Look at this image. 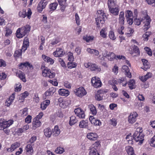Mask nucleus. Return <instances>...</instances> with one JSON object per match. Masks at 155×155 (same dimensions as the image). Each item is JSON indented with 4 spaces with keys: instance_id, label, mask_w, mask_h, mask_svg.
Returning <instances> with one entry per match:
<instances>
[{
    "instance_id": "obj_7",
    "label": "nucleus",
    "mask_w": 155,
    "mask_h": 155,
    "mask_svg": "<svg viewBox=\"0 0 155 155\" xmlns=\"http://www.w3.org/2000/svg\"><path fill=\"white\" fill-rule=\"evenodd\" d=\"M100 145V143L99 141H96L93 144L90 148L89 155H100L97 150L98 147Z\"/></svg>"
},
{
    "instance_id": "obj_53",
    "label": "nucleus",
    "mask_w": 155,
    "mask_h": 155,
    "mask_svg": "<svg viewBox=\"0 0 155 155\" xmlns=\"http://www.w3.org/2000/svg\"><path fill=\"white\" fill-rule=\"evenodd\" d=\"M133 12L130 10H127L125 12V16L126 18H133Z\"/></svg>"
},
{
    "instance_id": "obj_8",
    "label": "nucleus",
    "mask_w": 155,
    "mask_h": 155,
    "mask_svg": "<svg viewBox=\"0 0 155 155\" xmlns=\"http://www.w3.org/2000/svg\"><path fill=\"white\" fill-rule=\"evenodd\" d=\"M84 65L86 68H89L91 71L99 72L101 70V68L95 64L88 62L84 63Z\"/></svg>"
},
{
    "instance_id": "obj_20",
    "label": "nucleus",
    "mask_w": 155,
    "mask_h": 155,
    "mask_svg": "<svg viewBox=\"0 0 155 155\" xmlns=\"http://www.w3.org/2000/svg\"><path fill=\"white\" fill-rule=\"evenodd\" d=\"M65 54V52L61 48H58L53 52V54L55 57H61Z\"/></svg>"
},
{
    "instance_id": "obj_61",
    "label": "nucleus",
    "mask_w": 155,
    "mask_h": 155,
    "mask_svg": "<svg viewBox=\"0 0 155 155\" xmlns=\"http://www.w3.org/2000/svg\"><path fill=\"white\" fill-rule=\"evenodd\" d=\"M37 138L36 136L34 135L29 139V142L30 143V144L32 145L36 140Z\"/></svg>"
},
{
    "instance_id": "obj_34",
    "label": "nucleus",
    "mask_w": 155,
    "mask_h": 155,
    "mask_svg": "<svg viewBox=\"0 0 155 155\" xmlns=\"http://www.w3.org/2000/svg\"><path fill=\"white\" fill-rule=\"evenodd\" d=\"M50 103L49 100H47L42 102L41 104L40 108L42 110H45Z\"/></svg>"
},
{
    "instance_id": "obj_30",
    "label": "nucleus",
    "mask_w": 155,
    "mask_h": 155,
    "mask_svg": "<svg viewBox=\"0 0 155 155\" xmlns=\"http://www.w3.org/2000/svg\"><path fill=\"white\" fill-rule=\"evenodd\" d=\"M58 1L61 6V11L62 12L64 11L68 5L66 3L67 0H58Z\"/></svg>"
},
{
    "instance_id": "obj_45",
    "label": "nucleus",
    "mask_w": 155,
    "mask_h": 155,
    "mask_svg": "<svg viewBox=\"0 0 155 155\" xmlns=\"http://www.w3.org/2000/svg\"><path fill=\"white\" fill-rule=\"evenodd\" d=\"M118 81L119 83L120 84H122L123 82H124V83H123V84H122V85L124 87H125L127 84V81L125 78H121L118 80Z\"/></svg>"
},
{
    "instance_id": "obj_2",
    "label": "nucleus",
    "mask_w": 155,
    "mask_h": 155,
    "mask_svg": "<svg viewBox=\"0 0 155 155\" xmlns=\"http://www.w3.org/2000/svg\"><path fill=\"white\" fill-rule=\"evenodd\" d=\"M97 17L96 18V22L97 27L100 28L105 22L107 17L105 13L102 10H99L97 12Z\"/></svg>"
},
{
    "instance_id": "obj_47",
    "label": "nucleus",
    "mask_w": 155,
    "mask_h": 155,
    "mask_svg": "<svg viewBox=\"0 0 155 155\" xmlns=\"http://www.w3.org/2000/svg\"><path fill=\"white\" fill-rule=\"evenodd\" d=\"M133 51L131 52V54H133L134 53H135L137 54H139L140 53V50L138 47L135 45H134L133 46Z\"/></svg>"
},
{
    "instance_id": "obj_4",
    "label": "nucleus",
    "mask_w": 155,
    "mask_h": 155,
    "mask_svg": "<svg viewBox=\"0 0 155 155\" xmlns=\"http://www.w3.org/2000/svg\"><path fill=\"white\" fill-rule=\"evenodd\" d=\"M142 129L141 127H139L137 129L134 134L133 138L137 142H139L140 144L143 143L144 140V135L142 133Z\"/></svg>"
},
{
    "instance_id": "obj_16",
    "label": "nucleus",
    "mask_w": 155,
    "mask_h": 155,
    "mask_svg": "<svg viewBox=\"0 0 155 155\" xmlns=\"http://www.w3.org/2000/svg\"><path fill=\"white\" fill-rule=\"evenodd\" d=\"M58 5V2H55L49 4L48 6V12L49 14H51L57 8Z\"/></svg>"
},
{
    "instance_id": "obj_50",
    "label": "nucleus",
    "mask_w": 155,
    "mask_h": 155,
    "mask_svg": "<svg viewBox=\"0 0 155 155\" xmlns=\"http://www.w3.org/2000/svg\"><path fill=\"white\" fill-rule=\"evenodd\" d=\"M108 36L110 39L113 41L115 40L116 39L114 33L113 31H109Z\"/></svg>"
},
{
    "instance_id": "obj_35",
    "label": "nucleus",
    "mask_w": 155,
    "mask_h": 155,
    "mask_svg": "<svg viewBox=\"0 0 155 155\" xmlns=\"http://www.w3.org/2000/svg\"><path fill=\"white\" fill-rule=\"evenodd\" d=\"M87 137L91 140H95L97 137V135L95 133H90L87 134Z\"/></svg>"
},
{
    "instance_id": "obj_26",
    "label": "nucleus",
    "mask_w": 155,
    "mask_h": 155,
    "mask_svg": "<svg viewBox=\"0 0 155 155\" xmlns=\"http://www.w3.org/2000/svg\"><path fill=\"white\" fill-rule=\"evenodd\" d=\"M15 93H13L9 97V98H8L5 102V106L7 107H8L12 104L13 100L15 97Z\"/></svg>"
},
{
    "instance_id": "obj_42",
    "label": "nucleus",
    "mask_w": 155,
    "mask_h": 155,
    "mask_svg": "<svg viewBox=\"0 0 155 155\" xmlns=\"http://www.w3.org/2000/svg\"><path fill=\"white\" fill-rule=\"evenodd\" d=\"M79 126L81 128H87L88 126V121L84 120L81 121L80 122Z\"/></svg>"
},
{
    "instance_id": "obj_33",
    "label": "nucleus",
    "mask_w": 155,
    "mask_h": 155,
    "mask_svg": "<svg viewBox=\"0 0 155 155\" xmlns=\"http://www.w3.org/2000/svg\"><path fill=\"white\" fill-rule=\"evenodd\" d=\"M22 51L23 50L22 48L15 50L14 54V56L15 58L17 59L19 58H22Z\"/></svg>"
},
{
    "instance_id": "obj_15",
    "label": "nucleus",
    "mask_w": 155,
    "mask_h": 155,
    "mask_svg": "<svg viewBox=\"0 0 155 155\" xmlns=\"http://www.w3.org/2000/svg\"><path fill=\"white\" fill-rule=\"evenodd\" d=\"M137 115V114L136 112L131 113L128 117V121L129 123L131 124L134 123L136 121Z\"/></svg>"
},
{
    "instance_id": "obj_29",
    "label": "nucleus",
    "mask_w": 155,
    "mask_h": 155,
    "mask_svg": "<svg viewBox=\"0 0 155 155\" xmlns=\"http://www.w3.org/2000/svg\"><path fill=\"white\" fill-rule=\"evenodd\" d=\"M58 93L59 95L65 97L68 96L70 94V92L68 90L64 89H59L58 91Z\"/></svg>"
},
{
    "instance_id": "obj_14",
    "label": "nucleus",
    "mask_w": 155,
    "mask_h": 155,
    "mask_svg": "<svg viewBox=\"0 0 155 155\" xmlns=\"http://www.w3.org/2000/svg\"><path fill=\"white\" fill-rule=\"evenodd\" d=\"M58 102L60 106L63 108L66 107L68 105V100L64 99L62 97H60L59 98Z\"/></svg>"
},
{
    "instance_id": "obj_31",
    "label": "nucleus",
    "mask_w": 155,
    "mask_h": 155,
    "mask_svg": "<svg viewBox=\"0 0 155 155\" xmlns=\"http://www.w3.org/2000/svg\"><path fill=\"white\" fill-rule=\"evenodd\" d=\"M26 153L28 155H32L33 153V147L31 144H28L25 147Z\"/></svg>"
},
{
    "instance_id": "obj_12",
    "label": "nucleus",
    "mask_w": 155,
    "mask_h": 155,
    "mask_svg": "<svg viewBox=\"0 0 155 155\" xmlns=\"http://www.w3.org/2000/svg\"><path fill=\"white\" fill-rule=\"evenodd\" d=\"M104 57L107 58L109 61H113L116 58V55L113 52L106 51L104 55Z\"/></svg>"
},
{
    "instance_id": "obj_18",
    "label": "nucleus",
    "mask_w": 155,
    "mask_h": 155,
    "mask_svg": "<svg viewBox=\"0 0 155 155\" xmlns=\"http://www.w3.org/2000/svg\"><path fill=\"white\" fill-rule=\"evenodd\" d=\"M115 5V3L112 4L110 6V5H108L109 11L110 12L114 15H117L119 14V8L117 7H116L115 8H113Z\"/></svg>"
},
{
    "instance_id": "obj_58",
    "label": "nucleus",
    "mask_w": 155,
    "mask_h": 155,
    "mask_svg": "<svg viewBox=\"0 0 155 155\" xmlns=\"http://www.w3.org/2000/svg\"><path fill=\"white\" fill-rule=\"evenodd\" d=\"M21 84L19 83L16 85V87L15 88V92H18L20 91L21 89Z\"/></svg>"
},
{
    "instance_id": "obj_13",
    "label": "nucleus",
    "mask_w": 155,
    "mask_h": 155,
    "mask_svg": "<svg viewBox=\"0 0 155 155\" xmlns=\"http://www.w3.org/2000/svg\"><path fill=\"white\" fill-rule=\"evenodd\" d=\"M74 112L76 115L79 118H84L85 117V113L83 110L79 107L75 109L74 110Z\"/></svg>"
},
{
    "instance_id": "obj_62",
    "label": "nucleus",
    "mask_w": 155,
    "mask_h": 155,
    "mask_svg": "<svg viewBox=\"0 0 155 155\" xmlns=\"http://www.w3.org/2000/svg\"><path fill=\"white\" fill-rule=\"evenodd\" d=\"M6 32L5 34V36L6 37H8L9 36H10L12 33V31L11 29L7 27L6 28Z\"/></svg>"
},
{
    "instance_id": "obj_64",
    "label": "nucleus",
    "mask_w": 155,
    "mask_h": 155,
    "mask_svg": "<svg viewBox=\"0 0 155 155\" xmlns=\"http://www.w3.org/2000/svg\"><path fill=\"white\" fill-rule=\"evenodd\" d=\"M24 131L22 128L21 127L18 128L15 131V133L18 135H21Z\"/></svg>"
},
{
    "instance_id": "obj_44",
    "label": "nucleus",
    "mask_w": 155,
    "mask_h": 155,
    "mask_svg": "<svg viewBox=\"0 0 155 155\" xmlns=\"http://www.w3.org/2000/svg\"><path fill=\"white\" fill-rule=\"evenodd\" d=\"M107 29L105 28H103L100 31V35L103 38H106L107 37V33L106 32Z\"/></svg>"
},
{
    "instance_id": "obj_22",
    "label": "nucleus",
    "mask_w": 155,
    "mask_h": 155,
    "mask_svg": "<svg viewBox=\"0 0 155 155\" xmlns=\"http://www.w3.org/2000/svg\"><path fill=\"white\" fill-rule=\"evenodd\" d=\"M20 145V143L18 142L14 143L11 145L10 148H7V150L8 152H12L16 148L19 147Z\"/></svg>"
},
{
    "instance_id": "obj_60",
    "label": "nucleus",
    "mask_w": 155,
    "mask_h": 155,
    "mask_svg": "<svg viewBox=\"0 0 155 155\" xmlns=\"http://www.w3.org/2000/svg\"><path fill=\"white\" fill-rule=\"evenodd\" d=\"M75 16L76 23L77 25H79L80 24L79 17L77 13H76L75 14Z\"/></svg>"
},
{
    "instance_id": "obj_25",
    "label": "nucleus",
    "mask_w": 155,
    "mask_h": 155,
    "mask_svg": "<svg viewBox=\"0 0 155 155\" xmlns=\"http://www.w3.org/2000/svg\"><path fill=\"white\" fill-rule=\"evenodd\" d=\"M89 120L92 124L95 126H100L101 124V123L100 120L95 118L93 116H90Z\"/></svg>"
},
{
    "instance_id": "obj_19",
    "label": "nucleus",
    "mask_w": 155,
    "mask_h": 155,
    "mask_svg": "<svg viewBox=\"0 0 155 155\" xmlns=\"http://www.w3.org/2000/svg\"><path fill=\"white\" fill-rule=\"evenodd\" d=\"M56 91V89L54 87H51L49 88L44 94L45 96L44 97V98L46 99L47 97L52 95Z\"/></svg>"
},
{
    "instance_id": "obj_11",
    "label": "nucleus",
    "mask_w": 155,
    "mask_h": 155,
    "mask_svg": "<svg viewBox=\"0 0 155 155\" xmlns=\"http://www.w3.org/2000/svg\"><path fill=\"white\" fill-rule=\"evenodd\" d=\"M76 95L80 97H82L87 94V92L83 87H80L74 91Z\"/></svg>"
},
{
    "instance_id": "obj_6",
    "label": "nucleus",
    "mask_w": 155,
    "mask_h": 155,
    "mask_svg": "<svg viewBox=\"0 0 155 155\" xmlns=\"http://www.w3.org/2000/svg\"><path fill=\"white\" fill-rule=\"evenodd\" d=\"M32 12L31 9L28 8L26 13V10L25 9H23L21 11H19L18 13V15L19 18H25L26 16L30 19L31 18Z\"/></svg>"
},
{
    "instance_id": "obj_38",
    "label": "nucleus",
    "mask_w": 155,
    "mask_h": 155,
    "mask_svg": "<svg viewBox=\"0 0 155 155\" xmlns=\"http://www.w3.org/2000/svg\"><path fill=\"white\" fill-rule=\"evenodd\" d=\"M44 132L45 135L46 137H51L52 133V130L49 127L45 128L44 130Z\"/></svg>"
},
{
    "instance_id": "obj_40",
    "label": "nucleus",
    "mask_w": 155,
    "mask_h": 155,
    "mask_svg": "<svg viewBox=\"0 0 155 155\" xmlns=\"http://www.w3.org/2000/svg\"><path fill=\"white\" fill-rule=\"evenodd\" d=\"M142 61L143 65V69L145 71H146L147 69L150 68L149 63L147 60L145 59H142Z\"/></svg>"
},
{
    "instance_id": "obj_24",
    "label": "nucleus",
    "mask_w": 155,
    "mask_h": 155,
    "mask_svg": "<svg viewBox=\"0 0 155 155\" xmlns=\"http://www.w3.org/2000/svg\"><path fill=\"white\" fill-rule=\"evenodd\" d=\"M41 124V122L36 118H34L33 119L32 126L34 129L40 127Z\"/></svg>"
},
{
    "instance_id": "obj_49",
    "label": "nucleus",
    "mask_w": 155,
    "mask_h": 155,
    "mask_svg": "<svg viewBox=\"0 0 155 155\" xmlns=\"http://www.w3.org/2000/svg\"><path fill=\"white\" fill-rule=\"evenodd\" d=\"M127 152L129 155H136L134 154V149L131 147L129 146L127 148Z\"/></svg>"
},
{
    "instance_id": "obj_56",
    "label": "nucleus",
    "mask_w": 155,
    "mask_h": 155,
    "mask_svg": "<svg viewBox=\"0 0 155 155\" xmlns=\"http://www.w3.org/2000/svg\"><path fill=\"white\" fill-rule=\"evenodd\" d=\"M144 49L146 51L147 54L150 56H151L152 55V53L151 50V49L147 47H146L144 48Z\"/></svg>"
},
{
    "instance_id": "obj_52",
    "label": "nucleus",
    "mask_w": 155,
    "mask_h": 155,
    "mask_svg": "<svg viewBox=\"0 0 155 155\" xmlns=\"http://www.w3.org/2000/svg\"><path fill=\"white\" fill-rule=\"evenodd\" d=\"M77 65V64L75 62H73L72 61L68 62L67 64V66L68 68L71 69L75 68Z\"/></svg>"
},
{
    "instance_id": "obj_5",
    "label": "nucleus",
    "mask_w": 155,
    "mask_h": 155,
    "mask_svg": "<svg viewBox=\"0 0 155 155\" xmlns=\"http://www.w3.org/2000/svg\"><path fill=\"white\" fill-rule=\"evenodd\" d=\"M41 69H42V75L44 77H48L51 78L54 77L55 75V73L45 65H42Z\"/></svg>"
},
{
    "instance_id": "obj_55",
    "label": "nucleus",
    "mask_w": 155,
    "mask_h": 155,
    "mask_svg": "<svg viewBox=\"0 0 155 155\" xmlns=\"http://www.w3.org/2000/svg\"><path fill=\"white\" fill-rule=\"evenodd\" d=\"M29 95V93L27 91H25L20 94V97L21 98V99L24 100Z\"/></svg>"
},
{
    "instance_id": "obj_27",
    "label": "nucleus",
    "mask_w": 155,
    "mask_h": 155,
    "mask_svg": "<svg viewBox=\"0 0 155 155\" xmlns=\"http://www.w3.org/2000/svg\"><path fill=\"white\" fill-rule=\"evenodd\" d=\"M41 58L45 62L50 64H53L54 62V59L48 56H46L45 54H42Z\"/></svg>"
},
{
    "instance_id": "obj_23",
    "label": "nucleus",
    "mask_w": 155,
    "mask_h": 155,
    "mask_svg": "<svg viewBox=\"0 0 155 155\" xmlns=\"http://www.w3.org/2000/svg\"><path fill=\"white\" fill-rule=\"evenodd\" d=\"M29 45V42L28 38L27 37H25L23 41L22 46L21 47L23 51L25 52L28 47Z\"/></svg>"
},
{
    "instance_id": "obj_28",
    "label": "nucleus",
    "mask_w": 155,
    "mask_h": 155,
    "mask_svg": "<svg viewBox=\"0 0 155 155\" xmlns=\"http://www.w3.org/2000/svg\"><path fill=\"white\" fill-rule=\"evenodd\" d=\"M106 92H107L105 91H104L103 90L98 91L97 94L95 95L96 99L98 101L102 100L103 99L102 94Z\"/></svg>"
},
{
    "instance_id": "obj_17",
    "label": "nucleus",
    "mask_w": 155,
    "mask_h": 155,
    "mask_svg": "<svg viewBox=\"0 0 155 155\" xmlns=\"http://www.w3.org/2000/svg\"><path fill=\"white\" fill-rule=\"evenodd\" d=\"M18 67L19 69L21 70H23L28 67H29L30 69H32L33 68V66L28 61L20 63L18 65Z\"/></svg>"
},
{
    "instance_id": "obj_48",
    "label": "nucleus",
    "mask_w": 155,
    "mask_h": 155,
    "mask_svg": "<svg viewBox=\"0 0 155 155\" xmlns=\"http://www.w3.org/2000/svg\"><path fill=\"white\" fill-rule=\"evenodd\" d=\"M151 34V32H146L143 35L142 38H143V40L144 41H147L148 40L149 37Z\"/></svg>"
},
{
    "instance_id": "obj_1",
    "label": "nucleus",
    "mask_w": 155,
    "mask_h": 155,
    "mask_svg": "<svg viewBox=\"0 0 155 155\" xmlns=\"http://www.w3.org/2000/svg\"><path fill=\"white\" fill-rule=\"evenodd\" d=\"M143 18L142 19L135 18L134 23L137 25H139L140 24L141 22L143 21L144 24L143 26V30L144 31H147L150 27V23L151 20L147 12V11L142 12Z\"/></svg>"
},
{
    "instance_id": "obj_57",
    "label": "nucleus",
    "mask_w": 155,
    "mask_h": 155,
    "mask_svg": "<svg viewBox=\"0 0 155 155\" xmlns=\"http://www.w3.org/2000/svg\"><path fill=\"white\" fill-rule=\"evenodd\" d=\"M108 83L110 85H116L119 84L118 80L117 81L114 79L109 81Z\"/></svg>"
},
{
    "instance_id": "obj_10",
    "label": "nucleus",
    "mask_w": 155,
    "mask_h": 155,
    "mask_svg": "<svg viewBox=\"0 0 155 155\" xmlns=\"http://www.w3.org/2000/svg\"><path fill=\"white\" fill-rule=\"evenodd\" d=\"M92 85L95 88L100 87L102 83L99 78H96L95 77H93L91 80Z\"/></svg>"
},
{
    "instance_id": "obj_21",
    "label": "nucleus",
    "mask_w": 155,
    "mask_h": 155,
    "mask_svg": "<svg viewBox=\"0 0 155 155\" xmlns=\"http://www.w3.org/2000/svg\"><path fill=\"white\" fill-rule=\"evenodd\" d=\"M122 71L124 73V74L129 78L132 77L131 73L130 72V70L128 66L124 65L122 66Z\"/></svg>"
},
{
    "instance_id": "obj_59",
    "label": "nucleus",
    "mask_w": 155,
    "mask_h": 155,
    "mask_svg": "<svg viewBox=\"0 0 155 155\" xmlns=\"http://www.w3.org/2000/svg\"><path fill=\"white\" fill-rule=\"evenodd\" d=\"M150 143L151 146L155 147V135L151 139Z\"/></svg>"
},
{
    "instance_id": "obj_39",
    "label": "nucleus",
    "mask_w": 155,
    "mask_h": 155,
    "mask_svg": "<svg viewBox=\"0 0 155 155\" xmlns=\"http://www.w3.org/2000/svg\"><path fill=\"white\" fill-rule=\"evenodd\" d=\"M88 108L90 110L91 113L93 115H95L97 114L96 109L94 105L92 104L89 105Z\"/></svg>"
},
{
    "instance_id": "obj_63",
    "label": "nucleus",
    "mask_w": 155,
    "mask_h": 155,
    "mask_svg": "<svg viewBox=\"0 0 155 155\" xmlns=\"http://www.w3.org/2000/svg\"><path fill=\"white\" fill-rule=\"evenodd\" d=\"M32 117L30 115H28L25 119V122L27 124H29L31 122Z\"/></svg>"
},
{
    "instance_id": "obj_37",
    "label": "nucleus",
    "mask_w": 155,
    "mask_h": 155,
    "mask_svg": "<svg viewBox=\"0 0 155 155\" xmlns=\"http://www.w3.org/2000/svg\"><path fill=\"white\" fill-rule=\"evenodd\" d=\"M125 18L124 17V12L123 11L120 12L119 18V22L122 25L124 23Z\"/></svg>"
},
{
    "instance_id": "obj_9",
    "label": "nucleus",
    "mask_w": 155,
    "mask_h": 155,
    "mask_svg": "<svg viewBox=\"0 0 155 155\" xmlns=\"http://www.w3.org/2000/svg\"><path fill=\"white\" fill-rule=\"evenodd\" d=\"M48 3V2L46 0H41L37 6V10L39 13H41L45 9Z\"/></svg>"
},
{
    "instance_id": "obj_43",
    "label": "nucleus",
    "mask_w": 155,
    "mask_h": 155,
    "mask_svg": "<svg viewBox=\"0 0 155 155\" xmlns=\"http://www.w3.org/2000/svg\"><path fill=\"white\" fill-rule=\"evenodd\" d=\"M13 120H10L8 121H3V124H4L5 129L8 128L13 123Z\"/></svg>"
},
{
    "instance_id": "obj_36",
    "label": "nucleus",
    "mask_w": 155,
    "mask_h": 155,
    "mask_svg": "<svg viewBox=\"0 0 155 155\" xmlns=\"http://www.w3.org/2000/svg\"><path fill=\"white\" fill-rule=\"evenodd\" d=\"M52 133L54 136L56 137L58 136L60 133L61 130L59 129V127L58 125H56L54 126V129L52 130Z\"/></svg>"
},
{
    "instance_id": "obj_54",
    "label": "nucleus",
    "mask_w": 155,
    "mask_h": 155,
    "mask_svg": "<svg viewBox=\"0 0 155 155\" xmlns=\"http://www.w3.org/2000/svg\"><path fill=\"white\" fill-rule=\"evenodd\" d=\"M64 151V149L61 147H59L57 148L55 150V152L58 154H61Z\"/></svg>"
},
{
    "instance_id": "obj_41",
    "label": "nucleus",
    "mask_w": 155,
    "mask_h": 155,
    "mask_svg": "<svg viewBox=\"0 0 155 155\" xmlns=\"http://www.w3.org/2000/svg\"><path fill=\"white\" fill-rule=\"evenodd\" d=\"M129 88L131 90L135 88V81L133 79L130 80L127 83Z\"/></svg>"
},
{
    "instance_id": "obj_32",
    "label": "nucleus",
    "mask_w": 155,
    "mask_h": 155,
    "mask_svg": "<svg viewBox=\"0 0 155 155\" xmlns=\"http://www.w3.org/2000/svg\"><path fill=\"white\" fill-rule=\"evenodd\" d=\"M16 75L24 82L26 81L25 75L24 73L19 71L16 73Z\"/></svg>"
},
{
    "instance_id": "obj_51",
    "label": "nucleus",
    "mask_w": 155,
    "mask_h": 155,
    "mask_svg": "<svg viewBox=\"0 0 155 155\" xmlns=\"http://www.w3.org/2000/svg\"><path fill=\"white\" fill-rule=\"evenodd\" d=\"M94 38L93 36H88L86 35L83 37V39L87 42H89L90 41H92Z\"/></svg>"
},
{
    "instance_id": "obj_46",
    "label": "nucleus",
    "mask_w": 155,
    "mask_h": 155,
    "mask_svg": "<svg viewBox=\"0 0 155 155\" xmlns=\"http://www.w3.org/2000/svg\"><path fill=\"white\" fill-rule=\"evenodd\" d=\"M77 121L76 118L74 116H71L70 117L69 124L70 125L72 126L75 124Z\"/></svg>"
},
{
    "instance_id": "obj_3",
    "label": "nucleus",
    "mask_w": 155,
    "mask_h": 155,
    "mask_svg": "<svg viewBox=\"0 0 155 155\" xmlns=\"http://www.w3.org/2000/svg\"><path fill=\"white\" fill-rule=\"evenodd\" d=\"M30 29V26L28 25L18 28L16 33V37L19 38H23L29 33Z\"/></svg>"
}]
</instances>
